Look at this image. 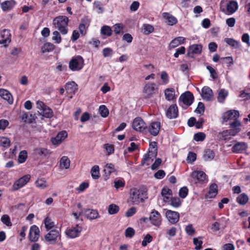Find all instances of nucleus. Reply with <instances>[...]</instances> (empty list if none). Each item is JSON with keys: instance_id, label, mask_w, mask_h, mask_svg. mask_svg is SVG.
Instances as JSON below:
<instances>
[{"instance_id": "nucleus-56", "label": "nucleus", "mask_w": 250, "mask_h": 250, "mask_svg": "<svg viewBox=\"0 0 250 250\" xmlns=\"http://www.w3.org/2000/svg\"><path fill=\"white\" fill-rule=\"evenodd\" d=\"M206 138V134L204 132H198L194 135V140L197 142L203 141Z\"/></svg>"}, {"instance_id": "nucleus-33", "label": "nucleus", "mask_w": 250, "mask_h": 250, "mask_svg": "<svg viewBox=\"0 0 250 250\" xmlns=\"http://www.w3.org/2000/svg\"><path fill=\"white\" fill-rule=\"evenodd\" d=\"M85 212L87 218L90 220L95 219L99 217V213L96 210L87 209Z\"/></svg>"}, {"instance_id": "nucleus-2", "label": "nucleus", "mask_w": 250, "mask_h": 250, "mask_svg": "<svg viewBox=\"0 0 250 250\" xmlns=\"http://www.w3.org/2000/svg\"><path fill=\"white\" fill-rule=\"evenodd\" d=\"M147 198V190L146 188H133L130 189V196L128 200V203L132 204H138L143 202Z\"/></svg>"}, {"instance_id": "nucleus-53", "label": "nucleus", "mask_w": 250, "mask_h": 250, "mask_svg": "<svg viewBox=\"0 0 250 250\" xmlns=\"http://www.w3.org/2000/svg\"><path fill=\"white\" fill-rule=\"evenodd\" d=\"M52 40L54 41L56 43H60L62 41V38L60 33L58 31H54L53 32Z\"/></svg>"}, {"instance_id": "nucleus-4", "label": "nucleus", "mask_w": 250, "mask_h": 250, "mask_svg": "<svg viewBox=\"0 0 250 250\" xmlns=\"http://www.w3.org/2000/svg\"><path fill=\"white\" fill-rule=\"evenodd\" d=\"M84 65V60L80 55L73 57L69 62V67L73 71L81 70Z\"/></svg>"}, {"instance_id": "nucleus-9", "label": "nucleus", "mask_w": 250, "mask_h": 250, "mask_svg": "<svg viewBox=\"0 0 250 250\" xmlns=\"http://www.w3.org/2000/svg\"><path fill=\"white\" fill-rule=\"evenodd\" d=\"M30 177L31 176L30 175L27 174L16 181L12 186L13 190L14 191L18 190L21 188L23 187L29 182L30 179Z\"/></svg>"}, {"instance_id": "nucleus-40", "label": "nucleus", "mask_w": 250, "mask_h": 250, "mask_svg": "<svg viewBox=\"0 0 250 250\" xmlns=\"http://www.w3.org/2000/svg\"><path fill=\"white\" fill-rule=\"evenodd\" d=\"M101 33L103 35L110 37L112 35V31L111 27L107 25H104L101 29Z\"/></svg>"}, {"instance_id": "nucleus-54", "label": "nucleus", "mask_w": 250, "mask_h": 250, "mask_svg": "<svg viewBox=\"0 0 250 250\" xmlns=\"http://www.w3.org/2000/svg\"><path fill=\"white\" fill-rule=\"evenodd\" d=\"M170 201V205L174 208H178L181 205V201L178 197H172Z\"/></svg>"}, {"instance_id": "nucleus-30", "label": "nucleus", "mask_w": 250, "mask_h": 250, "mask_svg": "<svg viewBox=\"0 0 250 250\" xmlns=\"http://www.w3.org/2000/svg\"><path fill=\"white\" fill-rule=\"evenodd\" d=\"M161 195L164 197V201L167 202L169 201L170 196L172 195V191L168 187H164L162 189Z\"/></svg>"}, {"instance_id": "nucleus-29", "label": "nucleus", "mask_w": 250, "mask_h": 250, "mask_svg": "<svg viewBox=\"0 0 250 250\" xmlns=\"http://www.w3.org/2000/svg\"><path fill=\"white\" fill-rule=\"evenodd\" d=\"M215 157L214 151L210 149H206L204 151L203 158L205 161H210Z\"/></svg>"}, {"instance_id": "nucleus-59", "label": "nucleus", "mask_w": 250, "mask_h": 250, "mask_svg": "<svg viewBox=\"0 0 250 250\" xmlns=\"http://www.w3.org/2000/svg\"><path fill=\"white\" fill-rule=\"evenodd\" d=\"M205 111V105L202 102H199L198 104L197 107L195 110V112L201 115H203Z\"/></svg>"}, {"instance_id": "nucleus-61", "label": "nucleus", "mask_w": 250, "mask_h": 250, "mask_svg": "<svg viewBox=\"0 0 250 250\" xmlns=\"http://www.w3.org/2000/svg\"><path fill=\"white\" fill-rule=\"evenodd\" d=\"M161 79L163 84H167L169 82V76L166 71H162L161 74Z\"/></svg>"}, {"instance_id": "nucleus-41", "label": "nucleus", "mask_w": 250, "mask_h": 250, "mask_svg": "<svg viewBox=\"0 0 250 250\" xmlns=\"http://www.w3.org/2000/svg\"><path fill=\"white\" fill-rule=\"evenodd\" d=\"M91 176L94 179H98L100 177L99 167L97 165L94 166L91 170Z\"/></svg>"}, {"instance_id": "nucleus-55", "label": "nucleus", "mask_w": 250, "mask_h": 250, "mask_svg": "<svg viewBox=\"0 0 250 250\" xmlns=\"http://www.w3.org/2000/svg\"><path fill=\"white\" fill-rule=\"evenodd\" d=\"M188 192V188L187 187H183L180 189L179 195L181 198L184 199L187 196Z\"/></svg>"}, {"instance_id": "nucleus-16", "label": "nucleus", "mask_w": 250, "mask_h": 250, "mask_svg": "<svg viewBox=\"0 0 250 250\" xmlns=\"http://www.w3.org/2000/svg\"><path fill=\"white\" fill-rule=\"evenodd\" d=\"M166 116L170 119H175L178 116V109L176 104L169 106L166 111Z\"/></svg>"}, {"instance_id": "nucleus-36", "label": "nucleus", "mask_w": 250, "mask_h": 250, "mask_svg": "<svg viewBox=\"0 0 250 250\" xmlns=\"http://www.w3.org/2000/svg\"><path fill=\"white\" fill-rule=\"evenodd\" d=\"M55 48V45L51 42H46L42 46L41 50L42 53L49 52L53 51Z\"/></svg>"}, {"instance_id": "nucleus-57", "label": "nucleus", "mask_w": 250, "mask_h": 250, "mask_svg": "<svg viewBox=\"0 0 250 250\" xmlns=\"http://www.w3.org/2000/svg\"><path fill=\"white\" fill-rule=\"evenodd\" d=\"M152 236L149 234H147L144 238L142 243L143 247H146L147 244L152 241Z\"/></svg>"}, {"instance_id": "nucleus-24", "label": "nucleus", "mask_w": 250, "mask_h": 250, "mask_svg": "<svg viewBox=\"0 0 250 250\" xmlns=\"http://www.w3.org/2000/svg\"><path fill=\"white\" fill-rule=\"evenodd\" d=\"M65 89L67 93L74 94L78 90V85L73 82H68L64 85Z\"/></svg>"}, {"instance_id": "nucleus-47", "label": "nucleus", "mask_w": 250, "mask_h": 250, "mask_svg": "<svg viewBox=\"0 0 250 250\" xmlns=\"http://www.w3.org/2000/svg\"><path fill=\"white\" fill-rule=\"evenodd\" d=\"M0 146L4 148H7L10 146V140L5 137H0Z\"/></svg>"}, {"instance_id": "nucleus-1", "label": "nucleus", "mask_w": 250, "mask_h": 250, "mask_svg": "<svg viewBox=\"0 0 250 250\" xmlns=\"http://www.w3.org/2000/svg\"><path fill=\"white\" fill-rule=\"evenodd\" d=\"M239 115L238 111L232 109L229 110L223 114L222 119L223 122H229V125L230 128L240 127L242 124L238 120Z\"/></svg>"}, {"instance_id": "nucleus-62", "label": "nucleus", "mask_w": 250, "mask_h": 250, "mask_svg": "<svg viewBox=\"0 0 250 250\" xmlns=\"http://www.w3.org/2000/svg\"><path fill=\"white\" fill-rule=\"evenodd\" d=\"M114 183V187L116 189H118L120 188H123L125 186V182L123 179L115 180Z\"/></svg>"}, {"instance_id": "nucleus-3", "label": "nucleus", "mask_w": 250, "mask_h": 250, "mask_svg": "<svg viewBox=\"0 0 250 250\" xmlns=\"http://www.w3.org/2000/svg\"><path fill=\"white\" fill-rule=\"evenodd\" d=\"M69 22L68 18L65 16L56 17L53 20V24L58 29L62 35H65L68 32L66 28Z\"/></svg>"}, {"instance_id": "nucleus-51", "label": "nucleus", "mask_w": 250, "mask_h": 250, "mask_svg": "<svg viewBox=\"0 0 250 250\" xmlns=\"http://www.w3.org/2000/svg\"><path fill=\"white\" fill-rule=\"evenodd\" d=\"M86 20L84 19H82L81 22L79 26V29L80 33L82 35H84L86 34Z\"/></svg>"}, {"instance_id": "nucleus-8", "label": "nucleus", "mask_w": 250, "mask_h": 250, "mask_svg": "<svg viewBox=\"0 0 250 250\" xmlns=\"http://www.w3.org/2000/svg\"><path fill=\"white\" fill-rule=\"evenodd\" d=\"M240 127L230 128L219 133L220 138L223 140L229 139L231 136H234L241 131Z\"/></svg>"}, {"instance_id": "nucleus-38", "label": "nucleus", "mask_w": 250, "mask_h": 250, "mask_svg": "<svg viewBox=\"0 0 250 250\" xmlns=\"http://www.w3.org/2000/svg\"><path fill=\"white\" fill-rule=\"evenodd\" d=\"M225 42L234 48H238L240 46L239 42L232 38H225Z\"/></svg>"}, {"instance_id": "nucleus-45", "label": "nucleus", "mask_w": 250, "mask_h": 250, "mask_svg": "<svg viewBox=\"0 0 250 250\" xmlns=\"http://www.w3.org/2000/svg\"><path fill=\"white\" fill-rule=\"evenodd\" d=\"M150 154H151L149 152H148L144 156L141 161V165L142 166H144L145 165H146V166H148L149 163H147V162L149 161L150 159L151 160V161H152L153 159L156 157H152V155Z\"/></svg>"}, {"instance_id": "nucleus-21", "label": "nucleus", "mask_w": 250, "mask_h": 250, "mask_svg": "<svg viewBox=\"0 0 250 250\" xmlns=\"http://www.w3.org/2000/svg\"><path fill=\"white\" fill-rule=\"evenodd\" d=\"M218 193V186L217 184H211L209 186V191L205 194L206 199L214 198Z\"/></svg>"}, {"instance_id": "nucleus-49", "label": "nucleus", "mask_w": 250, "mask_h": 250, "mask_svg": "<svg viewBox=\"0 0 250 250\" xmlns=\"http://www.w3.org/2000/svg\"><path fill=\"white\" fill-rule=\"evenodd\" d=\"M27 158V152L26 150L21 151L18 156V161L20 163H23Z\"/></svg>"}, {"instance_id": "nucleus-31", "label": "nucleus", "mask_w": 250, "mask_h": 250, "mask_svg": "<svg viewBox=\"0 0 250 250\" xmlns=\"http://www.w3.org/2000/svg\"><path fill=\"white\" fill-rule=\"evenodd\" d=\"M166 99L167 101H172L175 98V90L173 88H167L165 90Z\"/></svg>"}, {"instance_id": "nucleus-7", "label": "nucleus", "mask_w": 250, "mask_h": 250, "mask_svg": "<svg viewBox=\"0 0 250 250\" xmlns=\"http://www.w3.org/2000/svg\"><path fill=\"white\" fill-rule=\"evenodd\" d=\"M194 96L193 94L189 91H186L181 95L179 98V104L181 105V102H182L183 104L189 106L193 102Z\"/></svg>"}, {"instance_id": "nucleus-37", "label": "nucleus", "mask_w": 250, "mask_h": 250, "mask_svg": "<svg viewBox=\"0 0 250 250\" xmlns=\"http://www.w3.org/2000/svg\"><path fill=\"white\" fill-rule=\"evenodd\" d=\"M93 7L97 13L102 14L104 13V9L101 1H95L93 3Z\"/></svg>"}, {"instance_id": "nucleus-58", "label": "nucleus", "mask_w": 250, "mask_h": 250, "mask_svg": "<svg viewBox=\"0 0 250 250\" xmlns=\"http://www.w3.org/2000/svg\"><path fill=\"white\" fill-rule=\"evenodd\" d=\"M124 26L121 23H116L113 26L114 32L116 34H120L122 33Z\"/></svg>"}, {"instance_id": "nucleus-22", "label": "nucleus", "mask_w": 250, "mask_h": 250, "mask_svg": "<svg viewBox=\"0 0 250 250\" xmlns=\"http://www.w3.org/2000/svg\"><path fill=\"white\" fill-rule=\"evenodd\" d=\"M248 148L247 144L245 142H238L232 147L231 150L233 153H238Z\"/></svg>"}, {"instance_id": "nucleus-26", "label": "nucleus", "mask_w": 250, "mask_h": 250, "mask_svg": "<svg viewBox=\"0 0 250 250\" xmlns=\"http://www.w3.org/2000/svg\"><path fill=\"white\" fill-rule=\"evenodd\" d=\"M66 131H62L58 133L57 136L52 140L53 144H59L67 137Z\"/></svg>"}, {"instance_id": "nucleus-17", "label": "nucleus", "mask_w": 250, "mask_h": 250, "mask_svg": "<svg viewBox=\"0 0 250 250\" xmlns=\"http://www.w3.org/2000/svg\"><path fill=\"white\" fill-rule=\"evenodd\" d=\"M191 176L197 180L196 183L203 184L207 180V175L202 171H194L191 173Z\"/></svg>"}, {"instance_id": "nucleus-48", "label": "nucleus", "mask_w": 250, "mask_h": 250, "mask_svg": "<svg viewBox=\"0 0 250 250\" xmlns=\"http://www.w3.org/2000/svg\"><path fill=\"white\" fill-rule=\"evenodd\" d=\"M99 112L102 117L105 118L108 116L109 114V110L106 106L104 105H101L99 107Z\"/></svg>"}, {"instance_id": "nucleus-44", "label": "nucleus", "mask_w": 250, "mask_h": 250, "mask_svg": "<svg viewBox=\"0 0 250 250\" xmlns=\"http://www.w3.org/2000/svg\"><path fill=\"white\" fill-rule=\"evenodd\" d=\"M119 211V207L114 204H110L108 208V212L112 215L117 213Z\"/></svg>"}, {"instance_id": "nucleus-18", "label": "nucleus", "mask_w": 250, "mask_h": 250, "mask_svg": "<svg viewBox=\"0 0 250 250\" xmlns=\"http://www.w3.org/2000/svg\"><path fill=\"white\" fill-rule=\"evenodd\" d=\"M201 96L202 98L207 101L212 100L213 98V92L208 86H204L201 90Z\"/></svg>"}, {"instance_id": "nucleus-10", "label": "nucleus", "mask_w": 250, "mask_h": 250, "mask_svg": "<svg viewBox=\"0 0 250 250\" xmlns=\"http://www.w3.org/2000/svg\"><path fill=\"white\" fill-rule=\"evenodd\" d=\"M158 89L154 83H147L144 87L143 92L146 95V98H150L155 93V91Z\"/></svg>"}, {"instance_id": "nucleus-35", "label": "nucleus", "mask_w": 250, "mask_h": 250, "mask_svg": "<svg viewBox=\"0 0 250 250\" xmlns=\"http://www.w3.org/2000/svg\"><path fill=\"white\" fill-rule=\"evenodd\" d=\"M157 143L152 142L149 144L148 152L151 153L152 157H156L157 155Z\"/></svg>"}, {"instance_id": "nucleus-34", "label": "nucleus", "mask_w": 250, "mask_h": 250, "mask_svg": "<svg viewBox=\"0 0 250 250\" xmlns=\"http://www.w3.org/2000/svg\"><path fill=\"white\" fill-rule=\"evenodd\" d=\"M35 153L39 156L46 157L51 154L49 150L45 148H37L34 150Z\"/></svg>"}, {"instance_id": "nucleus-13", "label": "nucleus", "mask_w": 250, "mask_h": 250, "mask_svg": "<svg viewBox=\"0 0 250 250\" xmlns=\"http://www.w3.org/2000/svg\"><path fill=\"white\" fill-rule=\"evenodd\" d=\"M82 230V228L77 225L75 227L67 228L65 232L68 237L75 238L79 236Z\"/></svg>"}, {"instance_id": "nucleus-60", "label": "nucleus", "mask_w": 250, "mask_h": 250, "mask_svg": "<svg viewBox=\"0 0 250 250\" xmlns=\"http://www.w3.org/2000/svg\"><path fill=\"white\" fill-rule=\"evenodd\" d=\"M220 60L222 63H227L228 66H229L233 63V58L232 57H223L221 58Z\"/></svg>"}, {"instance_id": "nucleus-19", "label": "nucleus", "mask_w": 250, "mask_h": 250, "mask_svg": "<svg viewBox=\"0 0 250 250\" xmlns=\"http://www.w3.org/2000/svg\"><path fill=\"white\" fill-rule=\"evenodd\" d=\"M161 123L160 122H152L148 128L149 132L153 136H157L160 131Z\"/></svg>"}, {"instance_id": "nucleus-46", "label": "nucleus", "mask_w": 250, "mask_h": 250, "mask_svg": "<svg viewBox=\"0 0 250 250\" xmlns=\"http://www.w3.org/2000/svg\"><path fill=\"white\" fill-rule=\"evenodd\" d=\"M142 30L145 35H149L154 31V27L150 24H144Z\"/></svg>"}, {"instance_id": "nucleus-32", "label": "nucleus", "mask_w": 250, "mask_h": 250, "mask_svg": "<svg viewBox=\"0 0 250 250\" xmlns=\"http://www.w3.org/2000/svg\"><path fill=\"white\" fill-rule=\"evenodd\" d=\"M236 201L240 205H245L249 201V197L245 193H241L237 197Z\"/></svg>"}, {"instance_id": "nucleus-25", "label": "nucleus", "mask_w": 250, "mask_h": 250, "mask_svg": "<svg viewBox=\"0 0 250 250\" xmlns=\"http://www.w3.org/2000/svg\"><path fill=\"white\" fill-rule=\"evenodd\" d=\"M238 8V3L236 1L230 0L226 6V9L228 14L231 15L235 13Z\"/></svg>"}, {"instance_id": "nucleus-5", "label": "nucleus", "mask_w": 250, "mask_h": 250, "mask_svg": "<svg viewBox=\"0 0 250 250\" xmlns=\"http://www.w3.org/2000/svg\"><path fill=\"white\" fill-rule=\"evenodd\" d=\"M11 34L9 29H0V44L7 47L11 41Z\"/></svg>"}, {"instance_id": "nucleus-6", "label": "nucleus", "mask_w": 250, "mask_h": 250, "mask_svg": "<svg viewBox=\"0 0 250 250\" xmlns=\"http://www.w3.org/2000/svg\"><path fill=\"white\" fill-rule=\"evenodd\" d=\"M132 127L135 130L140 132H143L147 129L146 123L139 117H136L133 120Z\"/></svg>"}, {"instance_id": "nucleus-64", "label": "nucleus", "mask_w": 250, "mask_h": 250, "mask_svg": "<svg viewBox=\"0 0 250 250\" xmlns=\"http://www.w3.org/2000/svg\"><path fill=\"white\" fill-rule=\"evenodd\" d=\"M36 186L41 189H44L46 187V181L42 179H38L35 182Z\"/></svg>"}, {"instance_id": "nucleus-39", "label": "nucleus", "mask_w": 250, "mask_h": 250, "mask_svg": "<svg viewBox=\"0 0 250 250\" xmlns=\"http://www.w3.org/2000/svg\"><path fill=\"white\" fill-rule=\"evenodd\" d=\"M70 160L68 157L63 156H62L60 160V166L62 168L67 169L70 166Z\"/></svg>"}, {"instance_id": "nucleus-12", "label": "nucleus", "mask_w": 250, "mask_h": 250, "mask_svg": "<svg viewBox=\"0 0 250 250\" xmlns=\"http://www.w3.org/2000/svg\"><path fill=\"white\" fill-rule=\"evenodd\" d=\"M60 231L57 229H52L44 236V239L47 242L51 244H55L57 238L60 237Z\"/></svg>"}, {"instance_id": "nucleus-50", "label": "nucleus", "mask_w": 250, "mask_h": 250, "mask_svg": "<svg viewBox=\"0 0 250 250\" xmlns=\"http://www.w3.org/2000/svg\"><path fill=\"white\" fill-rule=\"evenodd\" d=\"M239 97L243 98L244 100L250 99V88H247L241 91Z\"/></svg>"}, {"instance_id": "nucleus-23", "label": "nucleus", "mask_w": 250, "mask_h": 250, "mask_svg": "<svg viewBox=\"0 0 250 250\" xmlns=\"http://www.w3.org/2000/svg\"><path fill=\"white\" fill-rule=\"evenodd\" d=\"M16 4L14 0H6L1 4V8L3 11L7 12L12 10Z\"/></svg>"}, {"instance_id": "nucleus-20", "label": "nucleus", "mask_w": 250, "mask_h": 250, "mask_svg": "<svg viewBox=\"0 0 250 250\" xmlns=\"http://www.w3.org/2000/svg\"><path fill=\"white\" fill-rule=\"evenodd\" d=\"M202 50V45L201 44H195L190 45L188 49L187 55L190 57H193L190 56L192 54H200Z\"/></svg>"}, {"instance_id": "nucleus-42", "label": "nucleus", "mask_w": 250, "mask_h": 250, "mask_svg": "<svg viewBox=\"0 0 250 250\" xmlns=\"http://www.w3.org/2000/svg\"><path fill=\"white\" fill-rule=\"evenodd\" d=\"M45 228L47 231L51 229L54 227V223L48 217H46L44 220Z\"/></svg>"}, {"instance_id": "nucleus-43", "label": "nucleus", "mask_w": 250, "mask_h": 250, "mask_svg": "<svg viewBox=\"0 0 250 250\" xmlns=\"http://www.w3.org/2000/svg\"><path fill=\"white\" fill-rule=\"evenodd\" d=\"M115 171L114 165L111 163L107 164L104 167V171L108 176H109L112 173L114 172Z\"/></svg>"}, {"instance_id": "nucleus-63", "label": "nucleus", "mask_w": 250, "mask_h": 250, "mask_svg": "<svg viewBox=\"0 0 250 250\" xmlns=\"http://www.w3.org/2000/svg\"><path fill=\"white\" fill-rule=\"evenodd\" d=\"M207 69L209 71L210 76L213 79H216L218 77V74L216 71L211 66L207 65Z\"/></svg>"}, {"instance_id": "nucleus-27", "label": "nucleus", "mask_w": 250, "mask_h": 250, "mask_svg": "<svg viewBox=\"0 0 250 250\" xmlns=\"http://www.w3.org/2000/svg\"><path fill=\"white\" fill-rule=\"evenodd\" d=\"M0 96L4 100L7 101L9 104H12L13 99L11 94L9 91L4 89H0Z\"/></svg>"}, {"instance_id": "nucleus-11", "label": "nucleus", "mask_w": 250, "mask_h": 250, "mask_svg": "<svg viewBox=\"0 0 250 250\" xmlns=\"http://www.w3.org/2000/svg\"><path fill=\"white\" fill-rule=\"evenodd\" d=\"M151 223L156 227H159L162 224V218L160 213L157 210L153 209L151 212L149 217Z\"/></svg>"}, {"instance_id": "nucleus-15", "label": "nucleus", "mask_w": 250, "mask_h": 250, "mask_svg": "<svg viewBox=\"0 0 250 250\" xmlns=\"http://www.w3.org/2000/svg\"><path fill=\"white\" fill-rule=\"evenodd\" d=\"M166 216L168 221L172 224L177 223L180 218L179 212L171 210H167L166 212Z\"/></svg>"}, {"instance_id": "nucleus-52", "label": "nucleus", "mask_w": 250, "mask_h": 250, "mask_svg": "<svg viewBox=\"0 0 250 250\" xmlns=\"http://www.w3.org/2000/svg\"><path fill=\"white\" fill-rule=\"evenodd\" d=\"M1 221L7 227H11L12 226L10 217L7 214H4L1 216Z\"/></svg>"}, {"instance_id": "nucleus-14", "label": "nucleus", "mask_w": 250, "mask_h": 250, "mask_svg": "<svg viewBox=\"0 0 250 250\" xmlns=\"http://www.w3.org/2000/svg\"><path fill=\"white\" fill-rule=\"evenodd\" d=\"M40 229L36 225H33L31 227L29 233V238L30 241L34 242H37L40 237Z\"/></svg>"}, {"instance_id": "nucleus-28", "label": "nucleus", "mask_w": 250, "mask_h": 250, "mask_svg": "<svg viewBox=\"0 0 250 250\" xmlns=\"http://www.w3.org/2000/svg\"><path fill=\"white\" fill-rule=\"evenodd\" d=\"M163 18L167 20V24L169 25H173L176 24L177 22V19L172 16V15L168 13L167 12H164L163 13Z\"/></svg>"}]
</instances>
